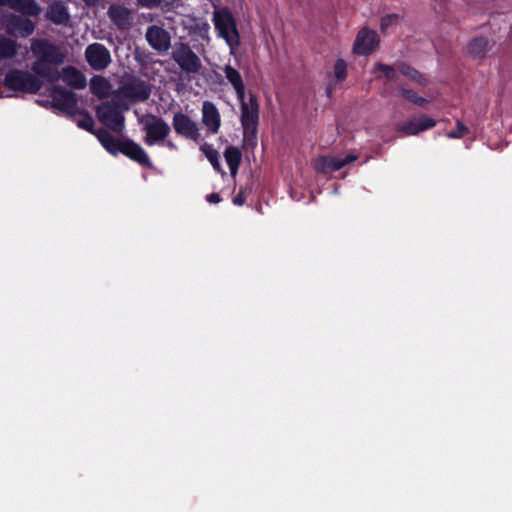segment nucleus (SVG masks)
Listing matches in <instances>:
<instances>
[{
    "instance_id": "7",
    "label": "nucleus",
    "mask_w": 512,
    "mask_h": 512,
    "mask_svg": "<svg viewBox=\"0 0 512 512\" xmlns=\"http://www.w3.org/2000/svg\"><path fill=\"white\" fill-rule=\"evenodd\" d=\"M171 58L186 74H197L202 68L199 56L187 43H177L171 54Z\"/></svg>"
},
{
    "instance_id": "6",
    "label": "nucleus",
    "mask_w": 512,
    "mask_h": 512,
    "mask_svg": "<svg viewBox=\"0 0 512 512\" xmlns=\"http://www.w3.org/2000/svg\"><path fill=\"white\" fill-rule=\"evenodd\" d=\"M139 121L143 124L144 142L147 146L163 143L171 132L169 124L162 117L152 113L142 116Z\"/></svg>"
},
{
    "instance_id": "4",
    "label": "nucleus",
    "mask_w": 512,
    "mask_h": 512,
    "mask_svg": "<svg viewBox=\"0 0 512 512\" xmlns=\"http://www.w3.org/2000/svg\"><path fill=\"white\" fill-rule=\"evenodd\" d=\"M240 123L243 128L244 141L251 147L257 145V133L259 124V102L257 96L249 93L247 103H243L240 107Z\"/></svg>"
},
{
    "instance_id": "16",
    "label": "nucleus",
    "mask_w": 512,
    "mask_h": 512,
    "mask_svg": "<svg viewBox=\"0 0 512 512\" xmlns=\"http://www.w3.org/2000/svg\"><path fill=\"white\" fill-rule=\"evenodd\" d=\"M52 105L63 111L71 112L77 106V96L66 88L55 85L51 89Z\"/></svg>"
},
{
    "instance_id": "20",
    "label": "nucleus",
    "mask_w": 512,
    "mask_h": 512,
    "mask_svg": "<svg viewBox=\"0 0 512 512\" xmlns=\"http://www.w3.org/2000/svg\"><path fill=\"white\" fill-rule=\"evenodd\" d=\"M202 123L212 134H217L221 126V116L216 105L211 101L202 104Z\"/></svg>"
},
{
    "instance_id": "31",
    "label": "nucleus",
    "mask_w": 512,
    "mask_h": 512,
    "mask_svg": "<svg viewBox=\"0 0 512 512\" xmlns=\"http://www.w3.org/2000/svg\"><path fill=\"white\" fill-rule=\"evenodd\" d=\"M469 133V128L460 120L456 122V128L447 132L446 136L450 139H461Z\"/></svg>"
},
{
    "instance_id": "12",
    "label": "nucleus",
    "mask_w": 512,
    "mask_h": 512,
    "mask_svg": "<svg viewBox=\"0 0 512 512\" xmlns=\"http://www.w3.org/2000/svg\"><path fill=\"white\" fill-rule=\"evenodd\" d=\"M213 22L215 29L218 31L219 35L222 38H224L227 42L230 40L231 37L238 38L239 34L236 28L235 19L232 13L227 8L215 11Z\"/></svg>"
},
{
    "instance_id": "35",
    "label": "nucleus",
    "mask_w": 512,
    "mask_h": 512,
    "mask_svg": "<svg viewBox=\"0 0 512 512\" xmlns=\"http://www.w3.org/2000/svg\"><path fill=\"white\" fill-rule=\"evenodd\" d=\"M78 127L95 135L97 130H94V120L88 112H84V117L77 122Z\"/></svg>"
},
{
    "instance_id": "1",
    "label": "nucleus",
    "mask_w": 512,
    "mask_h": 512,
    "mask_svg": "<svg viewBox=\"0 0 512 512\" xmlns=\"http://www.w3.org/2000/svg\"><path fill=\"white\" fill-rule=\"evenodd\" d=\"M30 50L36 58L31 65L32 72L48 83L58 82L56 69L65 61V54L60 46L47 38H32Z\"/></svg>"
},
{
    "instance_id": "11",
    "label": "nucleus",
    "mask_w": 512,
    "mask_h": 512,
    "mask_svg": "<svg viewBox=\"0 0 512 512\" xmlns=\"http://www.w3.org/2000/svg\"><path fill=\"white\" fill-rule=\"evenodd\" d=\"M85 58L89 66L95 71L106 69L111 63L110 51L101 43H93L87 46Z\"/></svg>"
},
{
    "instance_id": "32",
    "label": "nucleus",
    "mask_w": 512,
    "mask_h": 512,
    "mask_svg": "<svg viewBox=\"0 0 512 512\" xmlns=\"http://www.w3.org/2000/svg\"><path fill=\"white\" fill-rule=\"evenodd\" d=\"M334 75L338 81H344L347 77V64L343 59H337L334 64Z\"/></svg>"
},
{
    "instance_id": "22",
    "label": "nucleus",
    "mask_w": 512,
    "mask_h": 512,
    "mask_svg": "<svg viewBox=\"0 0 512 512\" xmlns=\"http://www.w3.org/2000/svg\"><path fill=\"white\" fill-rule=\"evenodd\" d=\"M8 6L25 17H37L41 13V7L36 0H8Z\"/></svg>"
},
{
    "instance_id": "34",
    "label": "nucleus",
    "mask_w": 512,
    "mask_h": 512,
    "mask_svg": "<svg viewBox=\"0 0 512 512\" xmlns=\"http://www.w3.org/2000/svg\"><path fill=\"white\" fill-rule=\"evenodd\" d=\"M398 20H399L398 14L392 13V14L384 15L380 21L381 32L385 33L388 30V28L395 25L398 22Z\"/></svg>"
},
{
    "instance_id": "25",
    "label": "nucleus",
    "mask_w": 512,
    "mask_h": 512,
    "mask_svg": "<svg viewBox=\"0 0 512 512\" xmlns=\"http://www.w3.org/2000/svg\"><path fill=\"white\" fill-rule=\"evenodd\" d=\"M224 157L231 175L235 176L242 159L241 151L235 146H229L225 149Z\"/></svg>"
},
{
    "instance_id": "10",
    "label": "nucleus",
    "mask_w": 512,
    "mask_h": 512,
    "mask_svg": "<svg viewBox=\"0 0 512 512\" xmlns=\"http://www.w3.org/2000/svg\"><path fill=\"white\" fill-rule=\"evenodd\" d=\"M379 43L380 38L377 32L368 27H363L356 35L353 53L359 56H368L378 48Z\"/></svg>"
},
{
    "instance_id": "5",
    "label": "nucleus",
    "mask_w": 512,
    "mask_h": 512,
    "mask_svg": "<svg viewBox=\"0 0 512 512\" xmlns=\"http://www.w3.org/2000/svg\"><path fill=\"white\" fill-rule=\"evenodd\" d=\"M3 84L9 91L36 94L43 86V79L26 70L13 68L6 73Z\"/></svg>"
},
{
    "instance_id": "30",
    "label": "nucleus",
    "mask_w": 512,
    "mask_h": 512,
    "mask_svg": "<svg viewBox=\"0 0 512 512\" xmlns=\"http://www.w3.org/2000/svg\"><path fill=\"white\" fill-rule=\"evenodd\" d=\"M400 94L409 102L413 103L416 106L419 107H425V105L428 103V100L425 99L422 96H419L414 90L412 89H406L401 88L399 89Z\"/></svg>"
},
{
    "instance_id": "37",
    "label": "nucleus",
    "mask_w": 512,
    "mask_h": 512,
    "mask_svg": "<svg viewBox=\"0 0 512 512\" xmlns=\"http://www.w3.org/2000/svg\"><path fill=\"white\" fill-rule=\"evenodd\" d=\"M247 188H240L238 194L233 198V204L242 206L246 201Z\"/></svg>"
},
{
    "instance_id": "3",
    "label": "nucleus",
    "mask_w": 512,
    "mask_h": 512,
    "mask_svg": "<svg viewBox=\"0 0 512 512\" xmlns=\"http://www.w3.org/2000/svg\"><path fill=\"white\" fill-rule=\"evenodd\" d=\"M130 109L123 99H118L116 93L111 101L102 102L96 108L99 121L115 133H121L125 127L124 112Z\"/></svg>"
},
{
    "instance_id": "18",
    "label": "nucleus",
    "mask_w": 512,
    "mask_h": 512,
    "mask_svg": "<svg viewBox=\"0 0 512 512\" xmlns=\"http://www.w3.org/2000/svg\"><path fill=\"white\" fill-rule=\"evenodd\" d=\"M436 126V121L422 114L418 119L406 121L397 126V131L406 135H417Z\"/></svg>"
},
{
    "instance_id": "41",
    "label": "nucleus",
    "mask_w": 512,
    "mask_h": 512,
    "mask_svg": "<svg viewBox=\"0 0 512 512\" xmlns=\"http://www.w3.org/2000/svg\"><path fill=\"white\" fill-rule=\"evenodd\" d=\"M7 5L8 6V0H0V6Z\"/></svg>"
},
{
    "instance_id": "33",
    "label": "nucleus",
    "mask_w": 512,
    "mask_h": 512,
    "mask_svg": "<svg viewBox=\"0 0 512 512\" xmlns=\"http://www.w3.org/2000/svg\"><path fill=\"white\" fill-rule=\"evenodd\" d=\"M374 68L375 70L382 72L383 75L387 78V80L397 79V73L393 66L378 62L374 65Z\"/></svg>"
},
{
    "instance_id": "26",
    "label": "nucleus",
    "mask_w": 512,
    "mask_h": 512,
    "mask_svg": "<svg viewBox=\"0 0 512 512\" xmlns=\"http://www.w3.org/2000/svg\"><path fill=\"white\" fill-rule=\"evenodd\" d=\"M18 43L4 35H0V59H10L18 52Z\"/></svg>"
},
{
    "instance_id": "8",
    "label": "nucleus",
    "mask_w": 512,
    "mask_h": 512,
    "mask_svg": "<svg viewBox=\"0 0 512 512\" xmlns=\"http://www.w3.org/2000/svg\"><path fill=\"white\" fill-rule=\"evenodd\" d=\"M1 24L9 35L15 37L27 38L35 30V23L29 17L22 15H4L1 19Z\"/></svg>"
},
{
    "instance_id": "19",
    "label": "nucleus",
    "mask_w": 512,
    "mask_h": 512,
    "mask_svg": "<svg viewBox=\"0 0 512 512\" xmlns=\"http://www.w3.org/2000/svg\"><path fill=\"white\" fill-rule=\"evenodd\" d=\"M56 75H58V81L60 79L63 80V82L73 89H84L87 85L85 75L71 65L63 67L61 71L56 69Z\"/></svg>"
},
{
    "instance_id": "23",
    "label": "nucleus",
    "mask_w": 512,
    "mask_h": 512,
    "mask_svg": "<svg viewBox=\"0 0 512 512\" xmlns=\"http://www.w3.org/2000/svg\"><path fill=\"white\" fill-rule=\"evenodd\" d=\"M111 89L110 82L103 76L95 75L90 80V92L98 99H105L109 96Z\"/></svg>"
},
{
    "instance_id": "15",
    "label": "nucleus",
    "mask_w": 512,
    "mask_h": 512,
    "mask_svg": "<svg viewBox=\"0 0 512 512\" xmlns=\"http://www.w3.org/2000/svg\"><path fill=\"white\" fill-rule=\"evenodd\" d=\"M355 160H357V156L352 154H348L345 157L320 156L316 159L314 168L318 173H331L340 170Z\"/></svg>"
},
{
    "instance_id": "40",
    "label": "nucleus",
    "mask_w": 512,
    "mask_h": 512,
    "mask_svg": "<svg viewBox=\"0 0 512 512\" xmlns=\"http://www.w3.org/2000/svg\"><path fill=\"white\" fill-rule=\"evenodd\" d=\"M164 145L171 150H176L177 147L172 141H164Z\"/></svg>"
},
{
    "instance_id": "36",
    "label": "nucleus",
    "mask_w": 512,
    "mask_h": 512,
    "mask_svg": "<svg viewBox=\"0 0 512 512\" xmlns=\"http://www.w3.org/2000/svg\"><path fill=\"white\" fill-rule=\"evenodd\" d=\"M138 6L147 9H154L160 6L162 0H136Z\"/></svg>"
},
{
    "instance_id": "24",
    "label": "nucleus",
    "mask_w": 512,
    "mask_h": 512,
    "mask_svg": "<svg viewBox=\"0 0 512 512\" xmlns=\"http://www.w3.org/2000/svg\"><path fill=\"white\" fill-rule=\"evenodd\" d=\"M489 41L485 37H475L467 45L468 53L475 59H482L488 52Z\"/></svg>"
},
{
    "instance_id": "27",
    "label": "nucleus",
    "mask_w": 512,
    "mask_h": 512,
    "mask_svg": "<svg viewBox=\"0 0 512 512\" xmlns=\"http://www.w3.org/2000/svg\"><path fill=\"white\" fill-rule=\"evenodd\" d=\"M398 71L419 85L425 86L428 83L423 74L405 62H400L398 64Z\"/></svg>"
},
{
    "instance_id": "29",
    "label": "nucleus",
    "mask_w": 512,
    "mask_h": 512,
    "mask_svg": "<svg viewBox=\"0 0 512 512\" xmlns=\"http://www.w3.org/2000/svg\"><path fill=\"white\" fill-rule=\"evenodd\" d=\"M223 71L225 73L226 79L232 85L233 88L244 84L240 72L231 65H225Z\"/></svg>"
},
{
    "instance_id": "38",
    "label": "nucleus",
    "mask_w": 512,
    "mask_h": 512,
    "mask_svg": "<svg viewBox=\"0 0 512 512\" xmlns=\"http://www.w3.org/2000/svg\"><path fill=\"white\" fill-rule=\"evenodd\" d=\"M234 90H235L237 99H238V101L240 103V106L243 103H247L248 102V101L245 100V84H243L241 86H238V87H234Z\"/></svg>"
},
{
    "instance_id": "13",
    "label": "nucleus",
    "mask_w": 512,
    "mask_h": 512,
    "mask_svg": "<svg viewBox=\"0 0 512 512\" xmlns=\"http://www.w3.org/2000/svg\"><path fill=\"white\" fill-rule=\"evenodd\" d=\"M172 126L177 135L196 141L199 137L198 125L187 114L182 111L174 113Z\"/></svg>"
},
{
    "instance_id": "28",
    "label": "nucleus",
    "mask_w": 512,
    "mask_h": 512,
    "mask_svg": "<svg viewBox=\"0 0 512 512\" xmlns=\"http://www.w3.org/2000/svg\"><path fill=\"white\" fill-rule=\"evenodd\" d=\"M201 151L204 153V155L206 156V158L208 159V161L211 163V165L213 166V168L220 172L221 171V164H220V161H219V153L216 149L213 148L212 145L210 144H203L201 146Z\"/></svg>"
},
{
    "instance_id": "9",
    "label": "nucleus",
    "mask_w": 512,
    "mask_h": 512,
    "mask_svg": "<svg viewBox=\"0 0 512 512\" xmlns=\"http://www.w3.org/2000/svg\"><path fill=\"white\" fill-rule=\"evenodd\" d=\"M115 93L121 94L132 102H145L150 98L151 87L145 80L133 77L120 86Z\"/></svg>"
},
{
    "instance_id": "14",
    "label": "nucleus",
    "mask_w": 512,
    "mask_h": 512,
    "mask_svg": "<svg viewBox=\"0 0 512 512\" xmlns=\"http://www.w3.org/2000/svg\"><path fill=\"white\" fill-rule=\"evenodd\" d=\"M145 38L150 47L159 53L167 52L171 47L170 33L161 26H148Z\"/></svg>"
},
{
    "instance_id": "2",
    "label": "nucleus",
    "mask_w": 512,
    "mask_h": 512,
    "mask_svg": "<svg viewBox=\"0 0 512 512\" xmlns=\"http://www.w3.org/2000/svg\"><path fill=\"white\" fill-rule=\"evenodd\" d=\"M95 136L111 155L116 156L118 153H121L143 167H153L147 152L132 139L116 138L105 128H98Z\"/></svg>"
},
{
    "instance_id": "17",
    "label": "nucleus",
    "mask_w": 512,
    "mask_h": 512,
    "mask_svg": "<svg viewBox=\"0 0 512 512\" xmlns=\"http://www.w3.org/2000/svg\"><path fill=\"white\" fill-rule=\"evenodd\" d=\"M107 15L119 30H129L133 24L131 11L123 5L112 4Z\"/></svg>"
},
{
    "instance_id": "21",
    "label": "nucleus",
    "mask_w": 512,
    "mask_h": 512,
    "mask_svg": "<svg viewBox=\"0 0 512 512\" xmlns=\"http://www.w3.org/2000/svg\"><path fill=\"white\" fill-rule=\"evenodd\" d=\"M46 18L56 25H66L70 19L66 4L62 0H54L48 6Z\"/></svg>"
},
{
    "instance_id": "39",
    "label": "nucleus",
    "mask_w": 512,
    "mask_h": 512,
    "mask_svg": "<svg viewBox=\"0 0 512 512\" xmlns=\"http://www.w3.org/2000/svg\"><path fill=\"white\" fill-rule=\"evenodd\" d=\"M206 200L209 203L217 204L221 201V197L218 193H211V194L206 195Z\"/></svg>"
}]
</instances>
